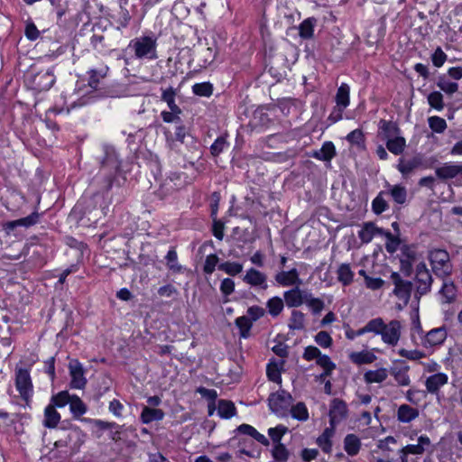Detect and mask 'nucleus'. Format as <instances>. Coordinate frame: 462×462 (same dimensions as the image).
<instances>
[{
    "label": "nucleus",
    "instance_id": "nucleus-1",
    "mask_svg": "<svg viewBox=\"0 0 462 462\" xmlns=\"http://www.w3.org/2000/svg\"><path fill=\"white\" fill-rule=\"evenodd\" d=\"M372 323H374V326L376 328L373 333L380 335L384 344L392 346L398 344L402 334V324L399 320H391L386 324L383 319L375 318L372 319Z\"/></svg>",
    "mask_w": 462,
    "mask_h": 462
},
{
    "label": "nucleus",
    "instance_id": "nucleus-2",
    "mask_svg": "<svg viewBox=\"0 0 462 462\" xmlns=\"http://www.w3.org/2000/svg\"><path fill=\"white\" fill-rule=\"evenodd\" d=\"M129 48L134 52L137 59H157V41L153 36H140L132 40Z\"/></svg>",
    "mask_w": 462,
    "mask_h": 462
},
{
    "label": "nucleus",
    "instance_id": "nucleus-3",
    "mask_svg": "<svg viewBox=\"0 0 462 462\" xmlns=\"http://www.w3.org/2000/svg\"><path fill=\"white\" fill-rule=\"evenodd\" d=\"M429 259L433 273L441 278L447 277L452 273V264L449 254L442 249H435L430 252Z\"/></svg>",
    "mask_w": 462,
    "mask_h": 462
},
{
    "label": "nucleus",
    "instance_id": "nucleus-4",
    "mask_svg": "<svg viewBox=\"0 0 462 462\" xmlns=\"http://www.w3.org/2000/svg\"><path fill=\"white\" fill-rule=\"evenodd\" d=\"M26 81L29 86L35 90L44 91L50 89L55 82V76L52 69L36 72L32 69L26 74Z\"/></svg>",
    "mask_w": 462,
    "mask_h": 462
},
{
    "label": "nucleus",
    "instance_id": "nucleus-5",
    "mask_svg": "<svg viewBox=\"0 0 462 462\" xmlns=\"http://www.w3.org/2000/svg\"><path fill=\"white\" fill-rule=\"evenodd\" d=\"M292 402L291 395L284 390L277 391L269 397L270 409L279 416H284Z\"/></svg>",
    "mask_w": 462,
    "mask_h": 462
},
{
    "label": "nucleus",
    "instance_id": "nucleus-6",
    "mask_svg": "<svg viewBox=\"0 0 462 462\" xmlns=\"http://www.w3.org/2000/svg\"><path fill=\"white\" fill-rule=\"evenodd\" d=\"M15 387L23 400L28 402L33 394V386L29 372L20 368L16 371Z\"/></svg>",
    "mask_w": 462,
    "mask_h": 462
},
{
    "label": "nucleus",
    "instance_id": "nucleus-7",
    "mask_svg": "<svg viewBox=\"0 0 462 462\" xmlns=\"http://www.w3.org/2000/svg\"><path fill=\"white\" fill-rule=\"evenodd\" d=\"M391 280L394 284V295L406 304L411 297V282L402 280L398 273H393L391 274Z\"/></svg>",
    "mask_w": 462,
    "mask_h": 462
},
{
    "label": "nucleus",
    "instance_id": "nucleus-8",
    "mask_svg": "<svg viewBox=\"0 0 462 462\" xmlns=\"http://www.w3.org/2000/svg\"><path fill=\"white\" fill-rule=\"evenodd\" d=\"M70 375V387L72 389H83L87 383L82 365L78 360H71L69 365Z\"/></svg>",
    "mask_w": 462,
    "mask_h": 462
},
{
    "label": "nucleus",
    "instance_id": "nucleus-9",
    "mask_svg": "<svg viewBox=\"0 0 462 462\" xmlns=\"http://www.w3.org/2000/svg\"><path fill=\"white\" fill-rule=\"evenodd\" d=\"M309 291L301 290L300 286L288 290L283 292V298L285 304L289 308H297L305 304Z\"/></svg>",
    "mask_w": 462,
    "mask_h": 462
},
{
    "label": "nucleus",
    "instance_id": "nucleus-10",
    "mask_svg": "<svg viewBox=\"0 0 462 462\" xmlns=\"http://www.w3.org/2000/svg\"><path fill=\"white\" fill-rule=\"evenodd\" d=\"M448 336L447 329L444 327L432 328L421 340L425 348L435 347L444 343Z\"/></svg>",
    "mask_w": 462,
    "mask_h": 462
},
{
    "label": "nucleus",
    "instance_id": "nucleus-11",
    "mask_svg": "<svg viewBox=\"0 0 462 462\" xmlns=\"http://www.w3.org/2000/svg\"><path fill=\"white\" fill-rule=\"evenodd\" d=\"M435 173L441 180H449L462 176V163L445 162L435 170Z\"/></svg>",
    "mask_w": 462,
    "mask_h": 462
},
{
    "label": "nucleus",
    "instance_id": "nucleus-12",
    "mask_svg": "<svg viewBox=\"0 0 462 462\" xmlns=\"http://www.w3.org/2000/svg\"><path fill=\"white\" fill-rule=\"evenodd\" d=\"M243 281L250 286L261 290H266L268 287L266 275L254 268H250L246 271Z\"/></svg>",
    "mask_w": 462,
    "mask_h": 462
},
{
    "label": "nucleus",
    "instance_id": "nucleus-13",
    "mask_svg": "<svg viewBox=\"0 0 462 462\" xmlns=\"http://www.w3.org/2000/svg\"><path fill=\"white\" fill-rule=\"evenodd\" d=\"M275 281L283 287L302 285V280L300 278L299 273L295 268L278 273L275 275Z\"/></svg>",
    "mask_w": 462,
    "mask_h": 462
},
{
    "label": "nucleus",
    "instance_id": "nucleus-14",
    "mask_svg": "<svg viewBox=\"0 0 462 462\" xmlns=\"http://www.w3.org/2000/svg\"><path fill=\"white\" fill-rule=\"evenodd\" d=\"M448 382V376L445 373H436L429 376L425 381V387L428 393L437 394L441 387Z\"/></svg>",
    "mask_w": 462,
    "mask_h": 462
},
{
    "label": "nucleus",
    "instance_id": "nucleus-15",
    "mask_svg": "<svg viewBox=\"0 0 462 462\" xmlns=\"http://www.w3.org/2000/svg\"><path fill=\"white\" fill-rule=\"evenodd\" d=\"M346 405L344 402L335 399L331 402L329 410V422L330 425L336 426L346 416Z\"/></svg>",
    "mask_w": 462,
    "mask_h": 462
},
{
    "label": "nucleus",
    "instance_id": "nucleus-16",
    "mask_svg": "<svg viewBox=\"0 0 462 462\" xmlns=\"http://www.w3.org/2000/svg\"><path fill=\"white\" fill-rule=\"evenodd\" d=\"M431 445L430 438L426 435H420L418 438L417 444H410L403 447V452L412 455H422Z\"/></svg>",
    "mask_w": 462,
    "mask_h": 462
},
{
    "label": "nucleus",
    "instance_id": "nucleus-17",
    "mask_svg": "<svg viewBox=\"0 0 462 462\" xmlns=\"http://www.w3.org/2000/svg\"><path fill=\"white\" fill-rule=\"evenodd\" d=\"M389 376L388 369L385 367H380L374 370H367L364 374V381L367 384L381 383L384 382Z\"/></svg>",
    "mask_w": 462,
    "mask_h": 462
},
{
    "label": "nucleus",
    "instance_id": "nucleus-18",
    "mask_svg": "<svg viewBox=\"0 0 462 462\" xmlns=\"http://www.w3.org/2000/svg\"><path fill=\"white\" fill-rule=\"evenodd\" d=\"M344 450L348 456H356L361 449V439L356 434H347L344 439Z\"/></svg>",
    "mask_w": 462,
    "mask_h": 462
},
{
    "label": "nucleus",
    "instance_id": "nucleus-19",
    "mask_svg": "<svg viewBox=\"0 0 462 462\" xmlns=\"http://www.w3.org/2000/svg\"><path fill=\"white\" fill-rule=\"evenodd\" d=\"M60 414L57 411L53 404H48L44 409L43 426L48 429H54L60 421Z\"/></svg>",
    "mask_w": 462,
    "mask_h": 462
},
{
    "label": "nucleus",
    "instance_id": "nucleus-20",
    "mask_svg": "<svg viewBox=\"0 0 462 462\" xmlns=\"http://www.w3.org/2000/svg\"><path fill=\"white\" fill-rule=\"evenodd\" d=\"M419 417V411L408 404H402L397 410V419L402 423H409Z\"/></svg>",
    "mask_w": 462,
    "mask_h": 462
},
{
    "label": "nucleus",
    "instance_id": "nucleus-21",
    "mask_svg": "<svg viewBox=\"0 0 462 462\" xmlns=\"http://www.w3.org/2000/svg\"><path fill=\"white\" fill-rule=\"evenodd\" d=\"M164 418V412L161 409H155L149 406L143 408L140 419L143 424H149L152 421H159Z\"/></svg>",
    "mask_w": 462,
    "mask_h": 462
},
{
    "label": "nucleus",
    "instance_id": "nucleus-22",
    "mask_svg": "<svg viewBox=\"0 0 462 462\" xmlns=\"http://www.w3.org/2000/svg\"><path fill=\"white\" fill-rule=\"evenodd\" d=\"M376 358V356L369 350L352 352L349 354L351 362L358 365L372 364Z\"/></svg>",
    "mask_w": 462,
    "mask_h": 462
},
{
    "label": "nucleus",
    "instance_id": "nucleus-23",
    "mask_svg": "<svg viewBox=\"0 0 462 462\" xmlns=\"http://www.w3.org/2000/svg\"><path fill=\"white\" fill-rule=\"evenodd\" d=\"M335 434V426L326 428L322 434L318 438L317 443L325 453H330L332 449L331 439Z\"/></svg>",
    "mask_w": 462,
    "mask_h": 462
},
{
    "label": "nucleus",
    "instance_id": "nucleus-24",
    "mask_svg": "<svg viewBox=\"0 0 462 462\" xmlns=\"http://www.w3.org/2000/svg\"><path fill=\"white\" fill-rule=\"evenodd\" d=\"M386 195H390L393 200L397 204H404L407 199V189L402 185H387Z\"/></svg>",
    "mask_w": 462,
    "mask_h": 462
},
{
    "label": "nucleus",
    "instance_id": "nucleus-25",
    "mask_svg": "<svg viewBox=\"0 0 462 462\" xmlns=\"http://www.w3.org/2000/svg\"><path fill=\"white\" fill-rule=\"evenodd\" d=\"M380 233L381 230L379 228H377L373 223L368 222L362 226L358 232V236L363 243L368 244L377 234Z\"/></svg>",
    "mask_w": 462,
    "mask_h": 462
},
{
    "label": "nucleus",
    "instance_id": "nucleus-26",
    "mask_svg": "<svg viewBox=\"0 0 462 462\" xmlns=\"http://www.w3.org/2000/svg\"><path fill=\"white\" fill-rule=\"evenodd\" d=\"M350 88L349 86L346 83H342L337 89L336 95V103L338 108L345 109L348 106L350 102Z\"/></svg>",
    "mask_w": 462,
    "mask_h": 462
},
{
    "label": "nucleus",
    "instance_id": "nucleus-27",
    "mask_svg": "<svg viewBox=\"0 0 462 462\" xmlns=\"http://www.w3.org/2000/svg\"><path fill=\"white\" fill-rule=\"evenodd\" d=\"M237 430L240 433L253 437L254 439H256L258 442H260L261 444H263L264 446L269 445V440L267 439V438L264 435L258 432L253 426H251L249 424L240 425L237 428Z\"/></svg>",
    "mask_w": 462,
    "mask_h": 462
},
{
    "label": "nucleus",
    "instance_id": "nucleus-28",
    "mask_svg": "<svg viewBox=\"0 0 462 462\" xmlns=\"http://www.w3.org/2000/svg\"><path fill=\"white\" fill-rule=\"evenodd\" d=\"M38 218H39L38 213H32L26 217H23V218L6 223L5 227L8 230H13L16 226L28 227V226H31L36 224L38 221Z\"/></svg>",
    "mask_w": 462,
    "mask_h": 462
},
{
    "label": "nucleus",
    "instance_id": "nucleus-29",
    "mask_svg": "<svg viewBox=\"0 0 462 462\" xmlns=\"http://www.w3.org/2000/svg\"><path fill=\"white\" fill-rule=\"evenodd\" d=\"M107 71H108V67L104 66V65L100 66L99 68L90 69L88 71V74H89L88 85L93 88H97L100 80L106 76Z\"/></svg>",
    "mask_w": 462,
    "mask_h": 462
},
{
    "label": "nucleus",
    "instance_id": "nucleus-30",
    "mask_svg": "<svg viewBox=\"0 0 462 462\" xmlns=\"http://www.w3.org/2000/svg\"><path fill=\"white\" fill-rule=\"evenodd\" d=\"M336 154L335 145L331 142H326L322 147L314 153L316 159L329 162Z\"/></svg>",
    "mask_w": 462,
    "mask_h": 462
},
{
    "label": "nucleus",
    "instance_id": "nucleus-31",
    "mask_svg": "<svg viewBox=\"0 0 462 462\" xmlns=\"http://www.w3.org/2000/svg\"><path fill=\"white\" fill-rule=\"evenodd\" d=\"M417 289L421 294L428 292L431 287L432 278L430 271L416 274Z\"/></svg>",
    "mask_w": 462,
    "mask_h": 462
},
{
    "label": "nucleus",
    "instance_id": "nucleus-32",
    "mask_svg": "<svg viewBox=\"0 0 462 462\" xmlns=\"http://www.w3.org/2000/svg\"><path fill=\"white\" fill-rule=\"evenodd\" d=\"M175 97L176 90L172 87L162 89V100L168 105L170 110L181 112V109L175 103Z\"/></svg>",
    "mask_w": 462,
    "mask_h": 462
},
{
    "label": "nucleus",
    "instance_id": "nucleus-33",
    "mask_svg": "<svg viewBox=\"0 0 462 462\" xmlns=\"http://www.w3.org/2000/svg\"><path fill=\"white\" fill-rule=\"evenodd\" d=\"M337 280L345 286L349 285L354 280V273L347 263H342L337 272Z\"/></svg>",
    "mask_w": 462,
    "mask_h": 462
},
{
    "label": "nucleus",
    "instance_id": "nucleus-34",
    "mask_svg": "<svg viewBox=\"0 0 462 462\" xmlns=\"http://www.w3.org/2000/svg\"><path fill=\"white\" fill-rule=\"evenodd\" d=\"M217 414L223 419H230L236 414L235 404L230 401L220 400L217 404Z\"/></svg>",
    "mask_w": 462,
    "mask_h": 462
},
{
    "label": "nucleus",
    "instance_id": "nucleus-35",
    "mask_svg": "<svg viewBox=\"0 0 462 462\" xmlns=\"http://www.w3.org/2000/svg\"><path fill=\"white\" fill-rule=\"evenodd\" d=\"M291 415L293 419L300 421H306L309 420V411L304 402H298L295 405H291Z\"/></svg>",
    "mask_w": 462,
    "mask_h": 462
},
{
    "label": "nucleus",
    "instance_id": "nucleus-36",
    "mask_svg": "<svg viewBox=\"0 0 462 462\" xmlns=\"http://www.w3.org/2000/svg\"><path fill=\"white\" fill-rule=\"evenodd\" d=\"M268 312L273 317L279 316L284 309V302L282 298L274 296L266 302Z\"/></svg>",
    "mask_w": 462,
    "mask_h": 462
},
{
    "label": "nucleus",
    "instance_id": "nucleus-37",
    "mask_svg": "<svg viewBox=\"0 0 462 462\" xmlns=\"http://www.w3.org/2000/svg\"><path fill=\"white\" fill-rule=\"evenodd\" d=\"M387 149L393 154H400L403 152L406 146V141L403 137L397 136L388 139L386 143Z\"/></svg>",
    "mask_w": 462,
    "mask_h": 462
},
{
    "label": "nucleus",
    "instance_id": "nucleus-38",
    "mask_svg": "<svg viewBox=\"0 0 462 462\" xmlns=\"http://www.w3.org/2000/svg\"><path fill=\"white\" fill-rule=\"evenodd\" d=\"M69 410L74 417H80L87 412V406L77 395H72Z\"/></svg>",
    "mask_w": 462,
    "mask_h": 462
},
{
    "label": "nucleus",
    "instance_id": "nucleus-39",
    "mask_svg": "<svg viewBox=\"0 0 462 462\" xmlns=\"http://www.w3.org/2000/svg\"><path fill=\"white\" fill-rule=\"evenodd\" d=\"M72 395L67 391H61L51 398L50 404H53L55 408H63L69 404Z\"/></svg>",
    "mask_w": 462,
    "mask_h": 462
},
{
    "label": "nucleus",
    "instance_id": "nucleus-40",
    "mask_svg": "<svg viewBox=\"0 0 462 462\" xmlns=\"http://www.w3.org/2000/svg\"><path fill=\"white\" fill-rule=\"evenodd\" d=\"M236 325L240 330V336L246 338L253 327V321L247 316H242L236 319Z\"/></svg>",
    "mask_w": 462,
    "mask_h": 462
},
{
    "label": "nucleus",
    "instance_id": "nucleus-41",
    "mask_svg": "<svg viewBox=\"0 0 462 462\" xmlns=\"http://www.w3.org/2000/svg\"><path fill=\"white\" fill-rule=\"evenodd\" d=\"M444 303H449L455 300L456 287L451 282H444L440 290Z\"/></svg>",
    "mask_w": 462,
    "mask_h": 462
},
{
    "label": "nucleus",
    "instance_id": "nucleus-42",
    "mask_svg": "<svg viewBox=\"0 0 462 462\" xmlns=\"http://www.w3.org/2000/svg\"><path fill=\"white\" fill-rule=\"evenodd\" d=\"M374 323H372V319L366 323V325L357 330L347 329L346 331V337L350 340H354L356 337H361L365 333H373V330H375L376 328L374 326Z\"/></svg>",
    "mask_w": 462,
    "mask_h": 462
},
{
    "label": "nucleus",
    "instance_id": "nucleus-43",
    "mask_svg": "<svg viewBox=\"0 0 462 462\" xmlns=\"http://www.w3.org/2000/svg\"><path fill=\"white\" fill-rule=\"evenodd\" d=\"M428 123L430 128L437 134L444 133L448 127L446 120L438 116H430L428 118Z\"/></svg>",
    "mask_w": 462,
    "mask_h": 462
},
{
    "label": "nucleus",
    "instance_id": "nucleus-44",
    "mask_svg": "<svg viewBox=\"0 0 462 462\" xmlns=\"http://www.w3.org/2000/svg\"><path fill=\"white\" fill-rule=\"evenodd\" d=\"M305 325V315L299 310H293L289 321V327L291 329L300 330L304 328Z\"/></svg>",
    "mask_w": 462,
    "mask_h": 462
},
{
    "label": "nucleus",
    "instance_id": "nucleus-45",
    "mask_svg": "<svg viewBox=\"0 0 462 462\" xmlns=\"http://www.w3.org/2000/svg\"><path fill=\"white\" fill-rule=\"evenodd\" d=\"M218 269L228 275L235 276L243 271V264L236 262H225L218 265Z\"/></svg>",
    "mask_w": 462,
    "mask_h": 462
},
{
    "label": "nucleus",
    "instance_id": "nucleus-46",
    "mask_svg": "<svg viewBox=\"0 0 462 462\" xmlns=\"http://www.w3.org/2000/svg\"><path fill=\"white\" fill-rule=\"evenodd\" d=\"M305 304L314 314L319 313L325 306L321 299L314 297L310 292L308 294Z\"/></svg>",
    "mask_w": 462,
    "mask_h": 462
},
{
    "label": "nucleus",
    "instance_id": "nucleus-47",
    "mask_svg": "<svg viewBox=\"0 0 462 462\" xmlns=\"http://www.w3.org/2000/svg\"><path fill=\"white\" fill-rule=\"evenodd\" d=\"M315 20L308 18L304 20L299 27L300 35L301 38L310 39L313 35Z\"/></svg>",
    "mask_w": 462,
    "mask_h": 462
},
{
    "label": "nucleus",
    "instance_id": "nucleus-48",
    "mask_svg": "<svg viewBox=\"0 0 462 462\" xmlns=\"http://www.w3.org/2000/svg\"><path fill=\"white\" fill-rule=\"evenodd\" d=\"M166 265L170 270H171L174 273H180L182 270V267L178 263V255L174 249L169 250L166 256Z\"/></svg>",
    "mask_w": 462,
    "mask_h": 462
},
{
    "label": "nucleus",
    "instance_id": "nucleus-49",
    "mask_svg": "<svg viewBox=\"0 0 462 462\" xmlns=\"http://www.w3.org/2000/svg\"><path fill=\"white\" fill-rule=\"evenodd\" d=\"M272 454L278 462H286L290 456L289 450L282 443L274 444Z\"/></svg>",
    "mask_w": 462,
    "mask_h": 462
},
{
    "label": "nucleus",
    "instance_id": "nucleus-50",
    "mask_svg": "<svg viewBox=\"0 0 462 462\" xmlns=\"http://www.w3.org/2000/svg\"><path fill=\"white\" fill-rule=\"evenodd\" d=\"M428 103L435 110L442 111L444 108L443 95L439 91L431 92L428 96Z\"/></svg>",
    "mask_w": 462,
    "mask_h": 462
},
{
    "label": "nucleus",
    "instance_id": "nucleus-51",
    "mask_svg": "<svg viewBox=\"0 0 462 462\" xmlns=\"http://www.w3.org/2000/svg\"><path fill=\"white\" fill-rule=\"evenodd\" d=\"M418 165H419V162L415 159L408 160V161L401 159L397 165V169L403 176H407L413 170H415L418 167Z\"/></svg>",
    "mask_w": 462,
    "mask_h": 462
},
{
    "label": "nucleus",
    "instance_id": "nucleus-52",
    "mask_svg": "<svg viewBox=\"0 0 462 462\" xmlns=\"http://www.w3.org/2000/svg\"><path fill=\"white\" fill-rule=\"evenodd\" d=\"M437 86L446 94L452 95L458 89V84L444 78H440L437 83Z\"/></svg>",
    "mask_w": 462,
    "mask_h": 462
},
{
    "label": "nucleus",
    "instance_id": "nucleus-53",
    "mask_svg": "<svg viewBox=\"0 0 462 462\" xmlns=\"http://www.w3.org/2000/svg\"><path fill=\"white\" fill-rule=\"evenodd\" d=\"M385 191H381L372 202V208L375 214H381L388 208L387 202L383 199Z\"/></svg>",
    "mask_w": 462,
    "mask_h": 462
},
{
    "label": "nucleus",
    "instance_id": "nucleus-54",
    "mask_svg": "<svg viewBox=\"0 0 462 462\" xmlns=\"http://www.w3.org/2000/svg\"><path fill=\"white\" fill-rule=\"evenodd\" d=\"M400 356L407 358L409 360L416 361L426 356L425 353L418 349H405L402 348L398 351Z\"/></svg>",
    "mask_w": 462,
    "mask_h": 462
},
{
    "label": "nucleus",
    "instance_id": "nucleus-55",
    "mask_svg": "<svg viewBox=\"0 0 462 462\" xmlns=\"http://www.w3.org/2000/svg\"><path fill=\"white\" fill-rule=\"evenodd\" d=\"M288 428L283 425H278L268 430V434L274 444L281 443L282 436L287 432Z\"/></svg>",
    "mask_w": 462,
    "mask_h": 462
},
{
    "label": "nucleus",
    "instance_id": "nucleus-56",
    "mask_svg": "<svg viewBox=\"0 0 462 462\" xmlns=\"http://www.w3.org/2000/svg\"><path fill=\"white\" fill-rule=\"evenodd\" d=\"M346 140L351 143L358 147H364V134L360 129H356L350 132L346 135Z\"/></svg>",
    "mask_w": 462,
    "mask_h": 462
},
{
    "label": "nucleus",
    "instance_id": "nucleus-57",
    "mask_svg": "<svg viewBox=\"0 0 462 462\" xmlns=\"http://www.w3.org/2000/svg\"><path fill=\"white\" fill-rule=\"evenodd\" d=\"M316 363L325 370L326 374H329L335 368V364L327 355L320 354Z\"/></svg>",
    "mask_w": 462,
    "mask_h": 462
},
{
    "label": "nucleus",
    "instance_id": "nucleus-58",
    "mask_svg": "<svg viewBox=\"0 0 462 462\" xmlns=\"http://www.w3.org/2000/svg\"><path fill=\"white\" fill-rule=\"evenodd\" d=\"M315 342L324 348H328L332 345V337L331 336L326 332V331H319L315 336Z\"/></svg>",
    "mask_w": 462,
    "mask_h": 462
},
{
    "label": "nucleus",
    "instance_id": "nucleus-59",
    "mask_svg": "<svg viewBox=\"0 0 462 462\" xmlns=\"http://www.w3.org/2000/svg\"><path fill=\"white\" fill-rule=\"evenodd\" d=\"M282 365V364H281L280 365H278L277 364L268 365L267 376L271 381L278 383H280L282 382L281 372H280V366Z\"/></svg>",
    "mask_w": 462,
    "mask_h": 462
},
{
    "label": "nucleus",
    "instance_id": "nucleus-60",
    "mask_svg": "<svg viewBox=\"0 0 462 462\" xmlns=\"http://www.w3.org/2000/svg\"><path fill=\"white\" fill-rule=\"evenodd\" d=\"M193 92L201 97H209L212 94V87L209 83H198L192 87Z\"/></svg>",
    "mask_w": 462,
    "mask_h": 462
},
{
    "label": "nucleus",
    "instance_id": "nucleus-61",
    "mask_svg": "<svg viewBox=\"0 0 462 462\" xmlns=\"http://www.w3.org/2000/svg\"><path fill=\"white\" fill-rule=\"evenodd\" d=\"M246 313V316L254 322L264 316L265 310L263 308L255 305L249 307Z\"/></svg>",
    "mask_w": 462,
    "mask_h": 462
},
{
    "label": "nucleus",
    "instance_id": "nucleus-62",
    "mask_svg": "<svg viewBox=\"0 0 462 462\" xmlns=\"http://www.w3.org/2000/svg\"><path fill=\"white\" fill-rule=\"evenodd\" d=\"M218 263V257L216 254H209L206 257L204 263V272L208 274H211Z\"/></svg>",
    "mask_w": 462,
    "mask_h": 462
},
{
    "label": "nucleus",
    "instance_id": "nucleus-63",
    "mask_svg": "<svg viewBox=\"0 0 462 462\" xmlns=\"http://www.w3.org/2000/svg\"><path fill=\"white\" fill-rule=\"evenodd\" d=\"M431 60L433 65L437 68H439L445 63L447 55L440 48H437L432 54Z\"/></svg>",
    "mask_w": 462,
    "mask_h": 462
},
{
    "label": "nucleus",
    "instance_id": "nucleus-64",
    "mask_svg": "<svg viewBox=\"0 0 462 462\" xmlns=\"http://www.w3.org/2000/svg\"><path fill=\"white\" fill-rule=\"evenodd\" d=\"M220 291L225 296H228L235 291V282L230 278H225L220 284Z\"/></svg>",
    "mask_w": 462,
    "mask_h": 462
}]
</instances>
